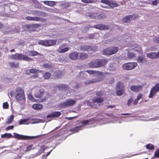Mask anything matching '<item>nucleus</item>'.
I'll return each instance as SVG.
<instances>
[{
    "instance_id": "c9c22d12",
    "label": "nucleus",
    "mask_w": 159,
    "mask_h": 159,
    "mask_svg": "<svg viewBox=\"0 0 159 159\" xmlns=\"http://www.w3.org/2000/svg\"><path fill=\"white\" fill-rule=\"evenodd\" d=\"M54 117H57L61 115V113L60 111H53L52 112Z\"/></svg>"
},
{
    "instance_id": "2f4dec72",
    "label": "nucleus",
    "mask_w": 159,
    "mask_h": 159,
    "mask_svg": "<svg viewBox=\"0 0 159 159\" xmlns=\"http://www.w3.org/2000/svg\"><path fill=\"white\" fill-rule=\"evenodd\" d=\"M111 8H113L114 7H117L119 6L118 4L112 1H110V2L109 5Z\"/></svg>"
},
{
    "instance_id": "58836bf2",
    "label": "nucleus",
    "mask_w": 159,
    "mask_h": 159,
    "mask_svg": "<svg viewBox=\"0 0 159 159\" xmlns=\"http://www.w3.org/2000/svg\"><path fill=\"white\" fill-rule=\"evenodd\" d=\"M43 66L45 68H50L52 67L51 65L47 63H45L43 64Z\"/></svg>"
},
{
    "instance_id": "4d7b16f0",
    "label": "nucleus",
    "mask_w": 159,
    "mask_h": 159,
    "mask_svg": "<svg viewBox=\"0 0 159 159\" xmlns=\"http://www.w3.org/2000/svg\"><path fill=\"white\" fill-rule=\"evenodd\" d=\"M138 101L139 100H137V99H135L133 102L134 105H137L138 103Z\"/></svg>"
},
{
    "instance_id": "7ed1b4c3",
    "label": "nucleus",
    "mask_w": 159,
    "mask_h": 159,
    "mask_svg": "<svg viewBox=\"0 0 159 159\" xmlns=\"http://www.w3.org/2000/svg\"><path fill=\"white\" fill-rule=\"evenodd\" d=\"M10 58L12 60H23L27 61H30L33 60L32 58L25 55L20 53L12 54L10 56Z\"/></svg>"
},
{
    "instance_id": "423d86ee",
    "label": "nucleus",
    "mask_w": 159,
    "mask_h": 159,
    "mask_svg": "<svg viewBox=\"0 0 159 159\" xmlns=\"http://www.w3.org/2000/svg\"><path fill=\"white\" fill-rule=\"evenodd\" d=\"M57 43L56 39L40 40L38 42V44L45 47H50L55 45Z\"/></svg>"
},
{
    "instance_id": "8fccbe9b",
    "label": "nucleus",
    "mask_w": 159,
    "mask_h": 159,
    "mask_svg": "<svg viewBox=\"0 0 159 159\" xmlns=\"http://www.w3.org/2000/svg\"><path fill=\"white\" fill-rule=\"evenodd\" d=\"M53 114L52 112L50 114H49L47 116L46 118H54V116H53Z\"/></svg>"
},
{
    "instance_id": "c03bdc74",
    "label": "nucleus",
    "mask_w": 159,
    "mask_h": 159,
    "mask_svg": "<svg viewBox=\"0 0 159 159\" xmlns=\"http://www.w3.org/2000/svg\"><path fill=\"white\" fill-rule=\"evenodd\" d=\"M3 107L4 109H7L9 107V105L7 102H4L3 104Z\"/></svg>"
},
{
    "instance_id": "5fc2aeb1",
    "label": "nucleus",
    "mask_w": 159,
    "mask_h": 159,
    "mask_svg": "<svg viewBox=\"0 0 159 159\" xmlns=\"http://www.w3.org/2000/svg\"><path fill=\"white\" fill-rule=\"evenodd\" d=\"M89 121V120H84L82 121V123L84 125L87 124Z\"/></svg>"
},
{
    "instance_id": "f257e3e1",
    "label": "nucleus",
    "mask_w": 159,
    "mask_h": 159,
    "mask_svg": "<svg viewBox=\"0 0 159 159\" xmlns=\"http://www.w3.org/2000/svg\"><path fill=\"white\" fill-rule=\"evenodd\" d=\"M14 136H13L10 133H5L4 134H2L1 137L2 138H14L19 140H28L33 139L35 137L29 136L26 135H20L17 133H13Z\"/></svg>"
},
{
    "instance_id": "774afa93",
    "label": "nucleus",
    "mask_w": 159,
    "mask_h": 159,
    "mask_svg": "<svg viewBox=\"0 0 159 159\" xmlns=\"http://www.w3.org/2000/svg\"><path fill=\"white\" fill-rule=\"evenodd\" d=\"M4 26V25L0 23V29H2Z\"/></svg>"
},
{
    "instance_id": "cd10ccee",
    "label": "nucleus",
    "mask_w": 159,
    "mask_h": 159,
    "mask_svg": "<svg viewBox=\"0 0 159 159\" xmlns=\"http://www.w3.org/2000/svg\"><path fill=\"white\" fill-rule=\"evenodd\" d=\"M39 54L38 52L34 51H30L28 52V54L29 56H37Z\"/></svg>"
},
{
    "instance_id": "a211bd4d",
    "label": "nucleus",
    "mask_w": 159,
    "mask_h": 159,
    "mask_svg": "<svg viewBox=\"0 0 159 159\" xmlns=\"http://www.w3.org/2000/svg\"><path fill=\"white\" fill-rule=\"evenodd\" d=\"M130 90L134 92H138L142 89V87L140 85H132L130 87Z\"/></svg>"
},
{
    "instance_id": "69168bd1",
    "label": "nucleus",
    "mask_w": 159,
    "mask_h": 159,
    "mask_svg": "<svg viewBox=\"0 0 159 159\" xmlns=\"http://www.w3.org/2000/svg\"><path fill=\"white\" fill-rule=\"evenodd\" d=\"M41 149L42 150H43V152H44L45 149L46 148H44V146H42L41 147Z\"/></svg>"
},
{
    "instance_id": "864d4df0",
    "label": "nucleus",
    "mask_w": 159,
    "mask_h": 159,
    "mask_svg": "<svg viewBox=\"0 0 159 159\" xmlns=\"http://www.w3.org/2000/svg\"><path fill=\"white\" fill-rule=\"evenodd\" d=\"M142 94L141 93L139 94L137 96L136 99L137 100H140L141 98H142Z\"/></svg>"
},
{
    "instance_id": "37998d69",
    "label": "nucleus",
    "mask_w": 159,
    "mask_h": 159,
    "mask_svg": "<svg viewBox=\"0 0 159 159\" xmlns=\"http://www.w3.org/2000/svg\"><path fill=\"white\" fill-rule=\"evenodd\" d=\"M101 2L109 5L110 2V0H101Z\"/></svg>"
},
{
    "instance_id": "0e129e2a",
    "label": "nucleus",
    "mask_w": 159,
    "mask_h": 159,
    "mask_svg": "<svg viewBox=\"0 0 159 159\" xmlns=\"http://www.w3.org/2000/svg\"><path fill=\"white\" fill-rule=\"evenodd\" d=\"M40 25L39 24H35L34 25V26H35L36 27H40Z\"/></svg>"
},
{
    "instance_id": "e2e57ef3",
    "label": "nucleus",
    "mask_w": 159,
    "mask_h": 159,
    "mask_svg": "<svg viewBox=\"0 0 159 159\" xmlns=\"http://www.w3.org/2000/svg\"><path fill=\"white\" fill-rule=\"evenodd\" d=\"M10 96L11 97L13 96L14 95V93L13 92V91H11L10 92ZM14 94H15V93H14Z\"/></svg>"
},
{
    "instance_id": "09e8293b",
    "label": "nucleus",
    "mask_w": 159,
    "mask_h": 159,
    "mask_svg": "<svg viewBox=\"0 0 159 159\" xmlns=\"http://www.w3.org/2000/svg\"><path fill=\"white\" fill-rule=\"evenodd\" d=\"M133 102V99L132 98H130L128 101L127 103V105L129 106L131 103Z\"/></svg>"
},
{
    "instance_id": "de8ad7c7",
    "label": "nucleus",
    "mask_w": 159,
    "mask_h": 159,
    "mask_svg": "<svg viewBox=\"0 0 159 159\" xmlns=\"http://www.w3.org/2000/svg\"><path fill=\"white\" fill-rule=\"evenodd\" d=\"M154 157L159 158V151H156L154 153Z\"/></svg>"
},
{
    "instance_id": "a878e982",
    "label": "nucleus",
    "mask_w": 159,
    "mask_h": 159,
    "mask_svg": "<svg viewBox=\"0 0 159 159\" xmlns=\"http://www.w3.org/2000/svg\"><path fill=\"white\" fill-rule=\"evenodd\" d=\"M43 2L45 4L50 7H52L56 5V3L54 1H44Z\"/></svg>"
},
{
    "instance_id": "680f3d73",
    "label": "nucleus",
    "mask_w": 159,
    "mask_h": 159,
    "mask_svg": "<svg viewBox=\"0 0 159 159\" xmlns=\"http://www.w3.org/2000/svg\"><path fill=\"white\" fill-rule=\"evenodd\" d=\"M115 106L114 105H113L112 106V105H110V106H107V109L109 108H114V107H115Z\"/></svg>"
},
{
    "instance_id": "aec40b11",
    "label": "nucleus",
    "mask_w": 159,
    "mask_h": 159,
    "mask_svg": "<svg viewBox=\"0 0 159 159\" xmlns=\"http://www.w3.org/2000/svg\"><path fill=\"white\" fill-rule=\"evenodd\" d=\"M97 59L93 60L89 62L88 65L90 68H98Z\"/></svg>"
},
{
    "instance_id": "6e6d98bb",
    "label": "nucleus",
    "mask_w": 159,
    "mask_h": 159,
    "mask_svg": "<svg viewBox=\"0 0 159 159\" xmlns=\"http://www.w3.org/2000/svg\"><path fill=\"white\" fill-rule=\"evenodd\" d=\"M34 14H35V15H39L41 14V11H35L34 12Z\"/></svg>"
},
{
    "instance_id": "bb28decb",
    "label": "nucleus",
    "mask_w": 159,
    "mask_h": 159,
    "mask_svg": "<svg viewBox=\"0 0 159 159\" xmlns=\"http://www.w3.org/2000/svg\"><path fill=\"white\" fill-rule=\"evenodd\" d=\"M28 98L31 100L33 102H42L43 101V99H41L40 101H39L38 100H37L35 99L33 95L31 94H29L28 95Z\"/></svg>"
},
{
    "instance_id": "473e14b6",
    "label": "nucleus",
    "mask_w": 159,
    "mask_h": 159,
    "mask_svg": "<svg viewBox=\"0 0 159 159\" xmlns=\"http://www.w3.org/2000/svg\"><path fill=\"white\" fill-rule=\"evenodd\" d=\"M51 75V74L48 72H45L43 75L45 79H48L50 78Z\"/></svg>"
},
{
    "instance_id": "0eeeda50",
    "label": "nucleus",
    "mask_w": 159,
    "mask_h": 159,
    "mask_svg": "<svg viewBox=\"0 0 159 159\" xmlns=\"http://www.w3.org/2000/svg\"><path fill=\"white\" fill-rule=\"evenodd\" d=\"M137 66V63L136 62H130L124 64L122 67L124 70H129L134 69Z\"/></svg>"
},
{
    "instance_id": "20e7f679",
    "label": "nucleus",
    "mask_w": 159,
    "mask_h": 159,
    "mask_svg": "<svg viewBox=\"0 0 159 159\" xmlns=\"http://www.w3.org/2000/svg\"><path fill=\"white\" fill-rule=\"evenodd\" d=\"M125 84L120 81L118 82L116 87V93L117 96H120L122 95L125 92Z\"/></svg>"
},
{
    "instance_id": "49530a36",
    "label": "nucleus",
    "mask_w": 159,
    "mask_h": 159,
    "mask_svg": "<svg viewBox=\"0 0 159 159\" xmlns=\"http://www.w3.org/2000/svg\"><path fill=\"white\" fill-rule=\"evenodd\" d=\"M27 119H24L20 120L19 122V124L21 125L27 121Z\"/></svg>"
},
{
    "instance_id": "3c124183",
    "label": "nucleus",
    "mask_w": 159,
    "mask_h": 159,
    "mask_svg": "<svg viewBox=\"0 0 159 159\" xmlns=\"http://www.w3.org/2000/svg\"><path fill=\"white\" fill-rule=\"evenodd\" d=\"M152 5L156 6L158 4V2L157 1V0H153L152 2Z\"/></svg>"
},
{
    "instance_id": "b1692460",
    "label": "nucleus",
    "mask_w": 159,
    "mask_h": 159,
    "mask_svg": "<svg viewBox=\"0 0 159 159\" xmlns=\"http://www.w3.org/2000/svg\"><path fill=\"white\" fill-rule=\"evenodd\" d=\"M88 57L87 54L81 52L79 54L78 60H84L87 58Z\"/></svg>"
},
{
    "instance_id": "f3484780",
    "label": "nucleus",
    "mask_w": 159,
    "mask_h": 159,
    "mask_svg": "<svg viewBox=\"0 0 159 159\" xmlns=\"http://www.w3.org/2000/svg\"><path fill=\"white\" fill-rule=\"evenodd\" d=\"M98 68L105 66L107 63V60L105 59H97Z\"/></svg>"
},
{
    "instance_id": "a19ab883",
    "label": "nucleus",
    "mask_w": 159,
    "mask_h": 159,
    "mask_svg": "<svg viewBox=\"0 0 159 159\" xmlns=\"http://www.w3.org/2000/svg\"><path fill=\"white\" fill-rule=\"evenodd\" d=\"M69 50V48L68 47H66L61 49L59 52L60 53H64L67 51Z\"/></svg>"
},
{
    "instance_id": "c85d7f7f",
    "label": "nucleus",
    "mask_w": 159,
    "mask_h": 159,
    "mask_svg": "<svg viewBox=\"0 0 159 159\" xmlns=\"http://www.w3.org/2000/svg\"><path fill=\"white\" fill-rule=\"evenodd\" d=\"M83 125L76 126L73 128L70 129V131L71 132H73L74 133L77 132L79 130H81L80 128Z\"/></svg>"
},
{
    "instance_id": "5701e85b",
    "label": "nucleus",
    "mask_w": 159,
    "mask_h": 159,
    "mask_svg": "<svg viewBox=\"0 0 159 159\" xmlns=\"http://www.w3.org/2000/svg\"><path fill=\"white\" fill-rule=\"evenodd\" d=\"M32 108L36 110H40L42 109L43 106L39 104H35L33 105Z\"/></svg>"
},
{
    "instance_id": "e433bc0d",
    "label": "nucleus",
    "mask_w": 159,
    "mask_h": 159,
    "mask_svg": "<svg viewBox=\"0 0 159 159\" xmlns=\"http://www.w3.org/2000/svg\"><path fill=\"white\" fill-rule=\"evenodd\" d=\"M128 58L133 59L135 57V54L132 52H128L127 53Z\"/></svg>"
},
{
    "instance_id": "79ce46f5",
    "label": "nucleus",
    "mask_w": 159,
    "mask_h": 159,
    "mask_svg": "<svg viewBox=\"0 0 159 159\" xmlns=\"http://www.w3.org/2000/svg\"><path fill=\"white\" fill-rule=\"evenodd\" d=\"M88 16L91 19H94L96 18L95 14L93 13H89Z\"/></svg>"
},
{
    "instance_id": "2eb2a0df",
    "label": "nucleus",
    "mask_w": 159,
    "mask_h": 159,
    "mask_svg": "<svg viewBox=\"0 0 159 159\" xmlns=\"http://www.w3.org/2000/svg\"><path fill=\"white\" fill-rule=\"evenodd\" d=\"M93 27L99 30H108L110 26H109L108 25H106L101 24H100L98 25H94L93 26Z\"/></svg>"
},
{
    "instance_id": "c756f323",
    "label": "nucleus",
    "mask_w": 159,
    "mask_h": 159,
    "mask_svg": "<svg viewBox=\"0 0 159 159\" xmlns=\"http://www.w3.org/2000/svg\"><path fill=\"white\" fill-rule=\"evenodd\" d=\"M145 146L148 150H153L155 148L154 145L153 144L150 143L147 144Z\"/></svg>"
},
{
    "instance_id": "dca6fc26",
    "label": "nucleus",
    "mask_w": 159,
    "mask_h": 159,
    "mask_svg": "<svg viewBox=\"0 0 159 159\" xmlns=\"http://www.w3.org/2000/svg\"><path fill=\"white\" fill-rule=\"evenodd\" d=\"M102 80V77H99L97 78L87 80L84 83L85 85H89L95 83L99 82L101 81Z\"/></svg>"
},
{
    "instance_id": "393cba45",
    "label": "nucleus",
    "mask_w": 159,
    "mask_h": 159,
    "mask_svg": "<svg viewBox=\"0 0 159 159\" xmlns=\"http://www.w3.org/2000/svg\"><path fill=\"white\" fill-rule=\"evenodd\" d=\"M26 19L28 20L39 21L40 20V18L38 17H32L28 16L26 18Z\"/></svg>"
},
{
    "instance_id": "4c0bfd02",
    "label": "nucleus",
    "mask_w": 159,
    "mask_h": 159,
    "mask_svg": "<svg viewBox=\"0 0 159 159\" xmlns=\"http://www.w3.org/2000/svg\"><path fill=\"white\" fill-rule=\"evenodd\" d=\"M14 118V116L13 115H11L9 118L7 119V120L6 122V124H10L12 122Z\"/></svg>"
},
{
    "instance_id": "6e6552de",
    "label": "nucleus",
    "mask_w": 159,
    "mask_h": 159,
    "mask_svg": "<svg viewBox=\"0 0 159 159\" xmlns=\"http://www.w3.org/2000/svg\"><path fill=\"white\" fill-rule=\"evenodd\" d=\"M76 103V101L72 99H67L65 102L60 103V105L62 108H65L74 106Z\"/></svg>"
},
{
    "instance_id": "603ef678",
    "label": "nucleus",
    "mask_w": 159,
    "mask_h": 159,
    "mask_svg": "<svg viewBox=\"0 0 159 159\" xmlns=\"http://www.w3.org/2000/svg\"><path fill=\"white\" fill-rule=\"evenodd\" d=\"M14 126L13 125L9 126L7 127L6 128V129L7 130H8L10 129H13Z\"/></svg>"
},
{
    "instance_id": "f704fd0d",
    "label": "nucleus",
    "mask_w": 159,
    "mask_h": 159,
    "mask_svg": "<svg viewBox=\"0 0 159 159\" xmlns=\"http://www.w3.org/2000/svg\"><path fill=\"white\" fill-rule=\"evenodd\" d=\"M82 2L85 3H95L96 0H81Z\"/></svg>"
},
{
    "instance_id": "9b49d317",
    "label": "nucleus",
    "mask_w": 159,
    "mask_h": 159,
    "mask_svg": "<svg viewBox=\"0 0 159 159\" xmlns=\"http://www.w3.org/2000/svg\"><path fill=\"white\" fill-rule=\"evenodd\" d=\"M159 91V83L156 84L151 89L149 98H152L156 93Z\"/></svg>"
},
{
    "instance_id": "39448f33",
    "label": "nucleus",
    "mask_w": 159,
    "mask_h": 159,
    "mask_svg": "<svg viewBox=\"0 0 159 159\" xmlns=\"http://www.w3.org/2000/svg\"><path fill=\"white\" fill-rule=\"evenodd\" d=\"M119 50L117 47H111L105 49L103 51L102 54L105 55H111L117 52Z\"/></svg>"
},
{
    "instance_id": "ddd939ff",
    "label": "nucleus",
    "mask_w": 159,
    "mask_h": 159,
    "mask_svg": "<svg viewBox=\"0 0 159 159\" xmlns=\"http://www.w3.org/2000/svg\"><path fill=\"white\" fill-rule=\"evenodd\" d=\"M79 53L78 52H73L69 54V57L72 60H77L78 59Z\"/></svg>"
},
{
    "instance_id": "ea45409f",
    "label": "nucleus",
    "mask_w": 159,
    "mask_h": 159,
    "mask_svg": "<svg viewBox=\"0 0 159 159\" xmlns=\"http://www.w3.org/2000/svg\"><path fill=\"white\" fill-rule=\"evenodd\" d=\"M95 94L98 96H102L103 95V92L102 90L98 91L95 93Z\"/></svg>"
},
{
    "instance_id": "4468645a",
    "label": "nucleus",
    "mask_w": 159,
    "mask_h": 159,
    "mask_svg": "<svg viewBox=\"0 0 159 159\" xmlns=\"http://www.w3.org/2000/svg\"><path fill=\"white\" fill-rule=\"evenodd\" d=\"M147 56L150 59H154L159 58V52H151L147 54Z\"/></svg>"
},
{
    "instance_id": "052dcab7",
    "label": "nucleus",
    "mask_w": 159,
    "mask_h": 159,
    "mask_svg": "<svg viewBox=\"0 0 159 159\" xmlns=\"http://www.w3.org/2000/svg\"><path fill=\"white\" fill-rule=\"evenodd\" d=\"M89 38L90 39H93L94 38V35L93 34H90L89 36Z\"/></svg>"
},
{
    "instance_id": "bf43d9fd",
    "label": "nucleus",
    "mask_w": 159,
    "mask_h": 159,
    "mask_svg": "<svg viewBox=\"0 0 159 159\" xmlns=\"http://www.w3.org/2000/svg\"><path fill=\"white\" fill-rule=\"evenodd\" d=\"M135 50L138 52H141V51H142V48H141L139 47V48H138V49H135Z\"/></svg>"
},
{
    "instance_id": "f8f14e48",
    "label": "nucleus",
    "mask_w": 159,
    "mask_h": 159,
    "mask_svg": "<svg viewBox=\"0 0 159 159\" xmlns=\"http://www.w3.org/2000/svg\"><path fill=\"white\" fill-rule=\"evenodd\" d=\"M86 72L89 74H93L96 75V77L98 78V77H102L103 79V77L104 75V73L99 71L94 70H89L86 71Z\"/></svg>"
},
{
    "instance_id": "a18cd8bd",
    "label": "nucleus",
    "mask_w": 159,
    "mask_h": 159,
    "mask_svg": "<svg viewBox=\"0 0 159 159\" xmlns=\"http://www.w3.org/2000/svg\"><path fill=\"white\" fill-rule=\"evenodd\" d=\"M143 60V58L142 56H139L138 58V62L139 63L142 62Z\"/></svg>"
},
{
    "instance_id": "6ab92c4d",
    "label": "nucleus",
    "mask_w": 159,
    "mask_h": 159,
    "mask_svg": "<svg viewBox=\"0 0 159 159\" xmlns=\"http://www.w3.org/2000/svg\"><path fill=\"white\" fill-rule=\"evenodd\" d=\"M44 93V91L43 89H40L37 90L35 92L34 96L36 98H41Z\"/></svg>"
},
{
    "instance_id": "9d476101",
    "label": "nucleus",
    "mask_w": 159,
    "mask_h": 159,
    "mask_svg": "<svg viewBox=\"0 0 159 159\" xmlns=\"http://www.w3.org/2000/svg\"><path fill=\"white\" fill-rule=\"evenodd\" d=\"M138 17L137 15L132 14L127 15L122 18V21L125 23H130L132 20H135Z\"/></svg>"
},
{
    "instance_id": "13d9d810",
    "label": "nucleus",
    "mask_w": 159,
    "mask_h": 159,
    "mask_svg": "<svg viewBox=\"0 0 159 159\" xmlns=\"http://www.w3.org/2000/svg\"><path fill=\"white\" fill-rule=\"evenodd\" d=\"M31 146H29L27 147L26 150H25L26 151H28L30 150L31 149Z\"/></svg>"
},
{
    "instance_id": "72a5a7b5",
    "label": "nucleus",
    "mask_w": 159,
    "mask_h": 159,
    "mask_svg": "<svg viewBox=\"0 0 159 159\" xmlns=\"http://www.w3.org/2000/svg\"><path fill=\"white\" fill-rule=\"evenodd\" d=\"M29 71H30V73H32V74L36 73L38 72H39L40 73H41V72H42V71H43L42 70H40L39 71L38 69H37L36 68H32V69H31Z\"/></svg>"
},
{
    "instance_id": "f03ea898",
    "label": "nucleus",
    "mask_w": 159,
    "mask_h": 159,
    "mask_svg": "<svg viewBox=\"0 0 159 159\" xmlns=\"http://www.w3.org/2000/svg\"><path fill=\"white\" fill-rule=\"evenodd\" d=\"M15 95L16 99L18 101H25V92L21 87H18L16 88L15 90Z\"/></svg>"
},
{
    "instance_id": "1a4fd4ad",
    "label": "nucleus",
    "mask_w": 159,
    "mask_h": 159,
    "mask_svg": "<svg viewBox=\"0 0 159 159\" xmlns=\"http://www.w3.org/2000/svg\"><path fill=\"white\" fill-rule=\"evenodd\" d=\"M81 49L84 51H87L91 54L97 50V46L90 45H84L81 47Z\"/></svg>"
},
{
    "instance_id": "4be33fe9",
    "label": "nucleus",
    "mask_w": 159,
    "mask_h": 159,
    "mask_svg": "<svg viewBox=\"0 0 159 159\" xmlns=\"http://www.w3.org/2000/svg\"><path fill=\"white\" fill-rule=\"evenodd\" d=\"M104 101V99L102 97H95L92 100L93 103H101Z\"/></svg>"
},
{
    "instance_id": "338daca9",
    "label": "nucleus",
    "mask_w": 159,
    "mask_h": 159,
    "mask_svg": "<svg viewBox=\"0 0 159 159\" xmlns=\"http://www.w3.org/2000/svg\"><path fill=\"white\" fill-rule=\"evenodd\" d=\"M52 151V150H51L49 152H48L47 154L46 155H45L44 156H46V157H47V156H48V155H49L50 154V153H51ZM47 158V157H46L45 158Z\"/></svg>"
},
{
    "instance_id": "7c9ffc66",
    "label": "nucleus",
    "mask_w": 159,
    "mask_h": 159,
    "mask_svg": "<svg viewBox=\"0 0 159 159\" xmlns=\"http://www.w3.org/2000/svg\"><path fill=\"white\" fill-rule=\"evenodd\" d=\"M57 87L59 90L66 89L67 87L66 84H61L57 86Z\"/></svg>"
},
{
    "instance_id": "412c9836",
    "label": "nucleus",
    "mask_w": 159,
    "mask_h": 159,
    "mask_svg": "<svg viewBox=\"0 0 159 159\" xmlns=\"http://www.w3.org/2000/svg\"><path fill=\"white\" fill-rule=\"evenodd\" d=\"M19 63L17 61H11L8 63L9 66L12 68H17L19 67Z\"/></svg>"
}]
</instances>
